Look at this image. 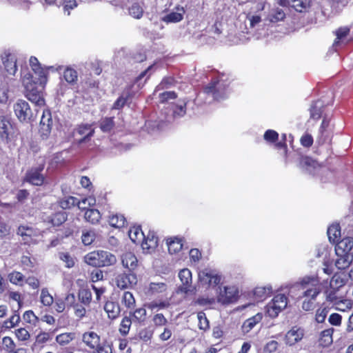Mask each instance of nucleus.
<instances>
[{
	"label": "nucleus",
	"instance_id": "2eb2a0df",
	"mask_svg": "<svg viewBox=\"0 0 353 353\" xmlns=\"http://www.w3.org/2000/svg\"><path fill=\"white\" fill-rule=\"evenodd\" d=\"M185 10L183 7L178 6L174 10L165 14L161 17V21L165 23H175L183 20Z\"/></svg>",
	"mask_w": 353,
	"mask_h": 353
},
{
	"label": "nucleus",
	"instance_id": "8fccbe9b",
	"mask_svg": "<svg viewBox=\"0 0 353 353\" xmlns=\"http://www.w3.org/2000/svg\"><path fill=\"white\" fill-rule=\"evenodd\" d=\"M345 283L344 279H342L341 276L338 274H334L330 282L329 288H332V289L343 290Z\"/></svg>",
	"mask_w": 353,
	"mask_h": 353
},
{
	"label": "nucleus",
	"instance_id": "0e129e2a",
	"mask_svg": "<svg viewBox=\"0 0 353 353\" xmlns=\"http://www.w3.org/2000/svg\"><path fill=\"white\" fill-rule=\"evenodd\" d=\"M278 138L279 134L273 130H268L264 134V139L268 142L274 143Z\"/></svg>",
	"mask_w": 353,
	"mask_h": 353
},
{
	"label": "nucleus",
	"instance_id": "4c0bfd02",
	"mask_svg": "<svg viewBox=\"0 0 353 353\" xmlns=\"http://www.w3.org/2000/svg\"><path fill=\"white\" fill-rule=\"evenodd\" d=\"M187 102L185 101H180L179 103L172 105V116L174 119L180 118L185 115L186 112Z\"/></svg>",
	"mask_w": 353,
	"mask_h": 353
},
{
	"label": "nucleus",
	"instance_id": "09e8293b",
	"mask_svg": "<svg viewBox=\"0 0 353 353\" xmlns=\"http://www.w3.org/2000/svg\"><path fill=\"white\" fill-rule=\"evenodd\" d=\"M67 220L65 212L60 211L52 215L50 221L53 225H60Z\"/></svg>",
	"mask_w": 353,
	"mask_h": 353
},
{
	"label": "nucleus",
	"instance_id": "4be33fe9",
	"mask_svg": "<svg viewBox=\"0 0 353 353\" xmlns=\"http://www.w3.org/2000/svg\"><path fill=\"white\" fill-rule=\"evenodd\" d=\"M12 129L10 120L5 116H0V137L2 140L8 141Z\"/></svg>",
	"mask_w": 353,
	"mask_h": 353
},
{
	"label": "nucleus",
	"instance_id": "c85d7f7f",
	"mask_svg": "<svg viewBox=\"0 0 353 353\" xmlns=\"http://www.w3.org/2000/svg\"><path fill=\"white\" fill-rule=\"evenodd\" d=\"M168 251L171 254H176L181 250L183 243L181 239L172 237L167 239Z\"/></svg>",
	"mask_w": 353,
	"mask_h": 353
},
{
	"label": "nucleus",
	"instance_id": "1a4fd4ad",
	"mask_svg": "<svg viewBox=\"0 0 353 353\" xmlns=\"http://www.w3.org/2000/svg\"><path fill=\"white\" fill-rule=\"evenodd\" d=\"M14 111L17 118L21 121L30 119L32 111L28 103L24 100H18L14 105Z\"/></svg>",
	"mask_w": 353,
	"mask_h": 353
},
{
	"label": "nucleus",
	"instance_id": "f704fd0d",
	"mask_svg": "<svg viewBox=\"0 0 353 353\" xmlns=\"http://www.w3.org/2000/svg\"><path fill=\"white\" fill-rule=\"evenodd\" d=\"M327 236L330 242L335 243L341 236V228L339 224H332L327 229Z\"/></svg>",
	"mask_w": 353,
	"mask_h": 353
},
{
	"label": "nucleus",
	"instance_id": "a211bd4d",
	"mask_svg": "<svg viewBox=\"0 0 353 353\" xmlns=\"http://www.w3.org/2000/svg\"><path fill=\"white\" fill-rule=\"evenodd\" d=\"M17 234L21 236L22 241L25 244H31L34 243L33 237L35 236V230L30 227L21 225L18 228Z\"/></svg>",
	"mask_w": 353,
	"mask_h": 353
},
{
	"label": "nucleus",
	"instance_id": "58836bf2",
	"mask_svg": "<svg viewBox=\"0 0 353 353\" xmlns=\"http://www.w3.org/2000/svg\"><path fill=\"white\" fill-rule=\"evenodd\" d=\"M130 94L129 91L123 92L121 96L115 101L112 109V110H121L128 103L130 99Z\"/></svg>",
	"mask_w": 353,
	"mask_h": 353
},
{
	"label": "nucleus",
	"instance_id": "6e6d98bb",
	"mask_svg": "<svg viewBox=\"0 0 353 353\" xmlns=\"http://www.w3.org/2000/svg\"><path fill=\"white\" fill-rule=\"evenodd\" d=\"M330 311V309L326 307H321L319 308L315 314L316 321L319 323H323L326 319V316Z\"/></svg>",
	"mask_w": 353,
	"mask_h": 353
},
{
	"label": "nucleus",
	"instance_id": "a878e982",
	"mask_svg": "<svg viewBox=\"0 0 353 353\" xmlns=\"http://www.w3.org/2000/svg\"><path fill=\"white\" fill-rule=\"evenodd\" d=\"M325 294L326 300L331 303L332 305L339 299L341 300V299H343V296H345V293L343 290L332 289V288H328L325 290Z\"/></svg>",
	"mask_w": 353,
	"mask_h": 353
},
{
	"label": "nucleus",
	"instance_id": "4d7b16f0",
	"mask_svg": "<svg viewBox=\"0 0 353 353\" xmlns=\"http://www.w3.org/2000/svg\"><path fill=\"white\" fill-rule=\"evenodd\" d=\"M197 318L199 320V327L200 330L205 331L209 329V321L204 312H199L197 314Z\"/></svg>",
	"mask_w": 353,
	"mask_h": 353
},
{
	"label": "nucleus",
	"instance_id": "0eeeda50",
	"mask_svg": "<svg viewBox=\"0 0 353 353\" xmlns=\"http://www.w3.org/2000/svg\"><path fill=\"white\" fill-rule=\"evenodd\" d=\"M203 93L212 95L215 100L224 99L226 96V85L222 80H214L204 88Z\"/></svg>",
	"mask_w": 353,
	"mask_h": 353
},
{
	"label": "nucleus",
	"instance_id": "680f3d73",
	"mask_svg": "<svg viewBox=\"0 0 353 353\" xmlns=\"http://www.w3.org/2000/svg\"><path fill=\"white\" fill-rule=\"evenodd\" d=\"M152 321L156 327L165 325L168 323L167 319L161 313L155 314L152 319Z\"/></svg>",
	"mask_w": 353,
	"mask_h": 353
},
{
	"label": "nucleus",
	"instance_id": "6e6552de",
	"mask_svg": "<svg viewBox=\"0 0 353 353\" xmlns=\"http://www.w3.org/2000/svg\"><path fill=\"white\" fill-rule=\"evenodd\" d=\"M94 129L91 124L82 123L74 130V136L79 143L85 142L93 137Z\"/></svg>",
	"mask_w": 353,
	"mask_h": 353
},
{
	"label": "nucleus",
	"instance_id": "f257e3e1",
	"mask_svg": "<svg viewBox=\"0 0 353 353\" xmlns=\"http://www.w3.org/2000/svg\"><path fill=\"white\" fill-rule=\"evenodd\" d=\"M29 64L35 77L28 68H21V79L25 88V95L36 105L42 107L45 105L43 90L48 81V71H60L63 66L43 67L35 57L30 58Z\"/></svg>",
	"mask_w": 353,
	"mask_h": 353
},
{
	"label": "nucleus",
	"instance_id": "7c9ffc66",
	"mask_svg": "<svg viewBox=\"0 0 353 353\" xmlns=\"http://www.w3.org/2000/svg\"><path fill=\"white\" fill-rule=\"evenodd\" d=\"M130 239L135 243H142L144 239V233L140 226H134L128 232Z\"/></svg>",
	"mask_w": 353,
	"mask_h": 353
},
{
	"label": "nucleus",
	"instance_id": "338daca9",
	"mask_svg": "<svg viewBox=\"0 0 353 353\" xmlns=\"http://www.w3.org/2000/svg\"><path fill=\"white\" fill-rule=\"evenodd\" d=\"M15 334L19 340L26 341L30 338L29 332L25 328H19L15 331Z\"/></svg>",
	"mask_w": 353,
	"mask_h": 353
},
{
	"label": "nucleus",
	"instance_id": "4468645a",
	"mask_svg": "<svg viewBox=\"0 0 353 353\" xmlns=\"http://www.w3.org/2000/svg\"><path fill=\"white\" fill-rule=\"evenodd\" d=\"M179 278L181 282V285L179 287V290L185 294L191 291L192 285V272L188 268H184L179 272Z\"/></svg>",
	"mask_w": 353,
	"mask_h": 353
},
{
	"label": "nucleus",
	"instance_id": "f3484780",
	"mask_svg": "<svg viewBox=\"0 0 353 353\" xmlns=\"http://www.w3.org/2000/svg\"><path fill=\"white\" fill-rule=\"evenodd\" d=\"M336 39L332 44V48L336 51L338 48L346 43V37L350 33V28L341 27L334 32Z\"/></svg>",
	"mask_w": 353,
	"mask_h": 353
},
{
	"label": "nucleus",
	"instance_id": "c03bdc74",
	"mask_svg": "<svg viewBox=\"0 0 353 353\" xmlns=\"http://www.w3.org/2000/svg\"><path fill=\"white\" fill-rule=\"evenodd\" d=\"M96 238V233L94 230L82 231L81 241L85 245H91Z\"/></svg>",
	"mask_w": 353,
	"mask_h": 353
},
{
	"label": "nucleus",
	"instance_id": "5701e85b",
	"mask_svg": "<svg viewBox=\"0 0 353 353\" xmlns=\"http://www.w3.org/2000/svg\"><path fill=\"white\" fill-rule=\"evenodd\" d=\"M263 319L262 313H257L256 315L248 319L242 325V330L244 333L250 332Z\"/></svg>",
	"mask_w": 353,
	"mask_h": 353
},
{
	"label": "nucleus",
	"instance_id": "2f4dec72",
	"mask_svg": "<svg viewBox=\"0 0 353 353\" xmlns=\"http://www.w3.org/2000/svg\"><path fill=\"white\" fill-rule=\"evenodd\" d=\"M158 245V239L154 233H149L147 236L144 235L141 246L143 250L155 248Z\"/></svg>",
	"mask_w": 353,
	"mask_h": 353
},
{
	"label": "nucleus",
	"instance_id": "a18cd8bd",
	"mask_svg": "<svg viewBox=\"0 0 353 353\" xmlns=\"http://www.w3.org/2000/svg\"><path fill=\"white\" fill-rule=\"evenodd\" d=\"M323 103L319 101H315L310 108V118L314 120H318L321 118L322 114Z\"/></svg>",
	"mask_w": 353,
	"mask_h": 353
},
{
	"label": "nucleus",
	"instance_id": "13d9d810",
	"mask_svg": "<svg viewBox=\"0 0 353 353\" xmlns=\"http://www.w3.org/2000/svg\"><path fill=\"white\" fill-rule=\"evenodd\" d=\"M132 324V321L130 317H124L120 324L119 331L123 335H126L130 330Z\"/></svg>",
	"mask_w": 353,
	"mask_h": 353
},
{
	"label": "nucleus",
	"instance_id": "3c124183",
	"mask_svg": "<svg viewBox=\"0 0 353 353\" xmlns=\"http://www.w3.org/2000/svg\"><path fill=\"white\" fill-rule=\"evenodd\" d=\"M121 302L129 309L135 306V299L130 292H125L122 296Z\"/></svg>",
	"mask_w": 353,
	"mask_h": 353
},
{
	"label": "nucleus",
	"instance_id": "864d4df0",
	"mask_svg": "<svg viewBox=\"0 0 353 353\" xmlns=\"http://www.w3.org/2000/svg\"><path fill=\"white\" fill-rule=\"evenodd\" d=\"M128 10L130 15L135 19L141 18L143 14V10L142 7L137 3H133L129 8Z\"/></svg>",
	"mask_w": 353,
	"mask_h": 353
},
{
	"label": "nucleus",
	"instance_id": "052dcab7",
	"mask_svg": "<svg viewBox=\"0 0 353 353\" xmlns=\"http://www.w3.org/2000/svg\"><path fill=\"white\" fill-rule=\"evenodd\" d=\"M59 257L65 263V267L70 268L74 266V261L68 252H59Z\"/></svg>",
	"mask_w": 353,
	"mask_h": 353
},
{
	"label": "nucleus",
	"instance_id": "dca6fc26",
	"mask_svg": "<svg viewBox=\"0 0 353 353\" xmlns=\"http://www.w3.org/2000/svg\"><path fill=\"white\" fill-rule=\"evenodd\" d=\"M2 61L7 74L14 76L17 71L16 56L11 53H5L2 57Z\"/></svg>",
	"mask_w": 353,
	"mask_h": 353
},
{
	"label": "nucleus",
	"instance_id": "ea45409f",
	"mask_svg": "<svg viewBox=\"0 0 353 353\" xmlns=\"http://www.w3.org/2000/svg\"><path fill=\"white\" fill-rule=\"evenodd\" d=\"M8 280L14 285L22 286L25 281L24 275L17 271H13L8 275Z\"/></svg>",
	"mask_w": 353,
	"mask_h": 353
},
{
	"label": "nucleus",
	"instance_id": "c756f323",
	"mask_svg": "<svg viewBox=\"0 0 353 353\" xmlns=\"http://www.w3.org/2000/svg\"><path fill=\"white\" fill-rule=\"evenodd\" d=\"M289 4L297 12H303L309 10L311 0H290Z\"/></svg>",
	"mask_w": 353,
	"mask_h": 353
},
{
	"label": "nucleus",
	"instance_id": "bb28decb",
	"mask_svg": "<svg viewBox=\"0 0 353 353\" xmlns=\"http://www.w3.org/2000/svg\"><path fill=\"white\" fill-rule=\"evenodd\" d=\"M272 292V287L268 285L265 287H256L253 291V294L256 301H261L269 296Z\"/></svg>",
	"mask_w": 353,
	"mask_h": 353
},
{
	"label": "nucleus",
	"instance_id": "72a5a7b5",
	"mask_svg": "<svg viewBox=\"0 0 353 353\" xmlns=\"http://www.w3.org/2000/svg\"><path fill=\"white\" fill-rule=\"evenodd\" d=\"M300 163L310 173H312L313 170H316L320 167L315 160L308 157H302Z\"/></svg>",
	"mask_w": 353,
	"mask_h": 353
},
{
	"label": "nucleus",
	"instance_id": "7ed1b4c3",
	"mask_svg": "<svg viewBox=\"0 0 353 353\" xmlns=\"http://www.w3.org/2000/svg\"><path fill=\"white\" fill-rule=\"evenodd\" d=\"M84 261L92 267L100 268L115 264L117 258L108 251L97 250L87 254L84 256Z\"/></svg>",
	"mask_w": 353,
	"mask_h": 353
},
{
	"label": "nucleus",
	"instance_id": "de8ad7c7",
	"mask_svg": "<svg viewBox=\"0 0 353 353\" xmlns=\"http://www.w3.org/2000/svg\"><path fill=\"white\" fill-rule=\"evenodd\" d=\"M63 78L68 83L73 84L77 81V72L75 70L70 67H67L64 70Z\"/></svg>",
	"mask_w": 353,
	"mask_h": 353
},
{
	"label": "nucleus",
	"instance_id": "f8f14e48",
	"mask_svg": "<svg viewBox=\"0 0 353 353\" xmlns=\"http://www.w3.org/2000/svg\"><path fill=\"white\" fill-rule=\"evenodd\" d=\"M239 291L235 286H225L223 290H221L219 301L223 304H228L236 301Z\"/></svg>",
	"mask_w": 353,
	"mask_h": 353
},
{
	"label": "nucleus",
	"instance_id": "9d476101",
	"mask_svg": "<svg viewBox=\"0 0 353 353\" xmlns=\"http://www.w3.org/2000/svg\"><path fill=\"white\" fill-rule=\"evenodd\" d=\"M137 283V278L136 274L132 272L129 273H121L116 277V284L117 287L121 290L127 289Z\"/></svg>",
	"mask_w": 353,
	"mask_h": 353
},
{
	"label": "nucleus",
	"instance_id": "412c9836",
	"mask_svg": "<svg viewBox=\"0 0 353 353\" xmlns=\"http://www.w3.org/2000/svg\"><path fill=\"white\" fill-rule=\"evenodd\" d=\"M83 342L90 349L97 347L101 341L100 336L94 332H86L82 336Z\"/></svg>",
	"mask_w": 353,
	"mask_h": 353
},
{
	"label": "nucleus",
	"instance_id": "c9c22d12",
	"mask_svg": "<svg viewBox=\"0 0 353 353\" xmlns=\"http://www.w3.org/2000/svg\"><path fill=\"white\" fill-rule=\"evenodd\" d=\"M334 332L333 328H329L326 329L321 332L320 339H319V343L323 347H327L330 344H332L333 340H332V334Z\"/></svg>",
	"mask_w": 353,
	"mask_h": 353
},
{
	"label": "nucleus",
	"instance_id": "39448f33",
	"mask_svg": "<svg viewBox=\"0 0 353 353\" xmlns=\"http://www.w3.org/2000/svg\"><path fill=\"white\" fill-rule=\"evenodd\" d=\"M288 305V298L283 294H278L274 296L271 302L266 306V312L271 318H275L284 310Z\"/></svg>",
	"mask_w": 353,
	"mask_h": 353
},
{
	"label": "nucleus",
	"instance_id": "603ef678",
	"mask_svg": "<svg viewBox=\"0 0 353 353\" xmlns=\"http://www.w3.org/2000/svg\"><path fill=\"white\" fill-rule=\"evenodd\" d=\"M40 299L41 303L45 306H50L54 302L53 297L49 293L47 288H43L41 290Z\"/></svg>",
	"mask_w": 353,
	"mask_h": 353
},
{
	"label": "nucleus",
	"instance_id": "9b49d317",
	"mask_svg": "<svg viewBox=\"0 0 353 353\" xmlns=\"http://www.w3.org/2000/svg\"><path fill=\"white\" fill-rule=\"evenodd\" d=\"M52 119L49 110L43 111L41 121L39 133L43 139H47L51 132Z\"/></svg>",
	"mask_w": 353,
	"mask_h": 353
},
{
	"label": "nucleus",
	"instance_id": "49530a36",
	"mask_svg": "<svg viewBox=\"0 0 353 353\" xmlns=\"http://www.w3.org/2000/svg\"><path fill=\"white\" fill-rule=\"evenodd\" d=\"M333 305L336 310L345 312L352 308V303L350 300L346 299L345 296H343V299H339Z\"/></svg>",
	"mask_w": 353,
	"mask_h": 353
},
{
	"label": "nucleus",
	"instance_id": "ddd939ff",
	"mask_svg": "<svg viewBox=\"0 0 353 353\" xmlns=\"http://www.w3.org/2000/svg\"><path fill=\"white\" fill-rule=\"evenodd\" d=\"M304 334L305 332L303 328L293 327L285 335V344L289 346L294 345L303 339Z\"/></svg>",
	"mask_w": 353,
	"mask_h": 353
},
{
	"label": "nucleus",
	"instance_id": "79ce46f5",
	"mask_svg": "<svg viewBox=\"0 0 353 353\" xmlns=\"http://www.w3.org/2000/svg\"><path fill=\"white\" fill-rule=\"evenodd\" d=\"M78 299L83 305L88 306L92 301V293L88 289H81L79 291Z\"/></svg>",
	"mask_w": 353,
	"mask_h": 353
},
{
	"label": "nucleus",
	"instance_id": "20e7f679",
	"mask_svg": "<svg viewBox=\"0 0 353 353\" xmlns=\"http://www.w3.org/2000/svg\"><path fill=\"white\" fill-rule=\"evenodd\" d=\"M201 285L205 288H214L222 281V275L216 270L205 268L199 272Z\"/></svg>",
	"mask_w": 353,
	"mask_h": 353
},
{
	"label": "nucleus",
	"instance_id": "473e14b6",
	"mask_svg": "<svg viewBox=\"0 0 353 353\" xmlns=\"http://www.w3.org/2000/svg\"><path fill=\"white\" fill-rule=\"evenodd\" d=\"M115 123L114 117H103L99 121V128L104 133H110L114 129Z\"/></svg>",
	"mask_w": 353,
	"mask_h": 353
},
{
	"label": "nucleus",
	"instance_id": "cd10ccee",
	"mask_svg": "<svg viewBox=\"0 0 353 353\" xmlns=\"http://www.w3.org/2000/svg\"><path fill=\"white\" fill-rule=\"evenodd\" d=\"M285 17L283 10L279 8H272L268 13L266 20L270 23H277Z\"/></svg>",
	"mask_w": 353,
	"mask_h": 353
},
{
	"label": "nucleus",
	"instance_id": "37998d69",
	"mask_svg": "<svg viewBox=\"0 0 353 353\" xmlns=\"http://www.w3.org/2000/svg\"><path fill=\"white\" fill-rule=\"evenodd\" d=\"M109 223L114 228H122L125 225V219L122 214H113L109 218Z\"/></svg>",
	"mask_w": 353,
	"mask_h": 353
},
{
	"label": "nucleus",
	"instance_id": "423d86ee",
	"mask_svg": "<svg viewBox=\"0 0 353 353\" xmlns=\"http://www.w3.org/2000/svg\"><path fill=\"white\" fill-rule=\"evenodd\" d=\"M45 167L44 160H41L37 167L32 168L27 171L24 179L27 181L34 185H41L45 181L44 176L41 174Z\"/></svg>",
	"mask_w": 353,
	"mask_h": 353
},
{
	"label": "nucleus",
	"instance_id": "69168bd1",
	"mask_svg": "<svg viewBox=\"0 0 353 353\" xmlns=\"http://www.w3.org/2000/svg\"><path fill=\"white\" fill-rule=\"evenodd\" d=\"M72 307L74 310V314L77 317L82 319L85 316L86 310L83 305L79 303H76Z\"/></svg>",
	"mask_w": 353,
	"mask_h": 353
},
{
	"label": "nucleus",
	"instance_id": "b1692460",
	"mask_svg": "<svg viewBox=\"0 0 353 353\" xmlns=\"http://www.w3.org/2000/svg\"><path fill=\"white\" fill-rule=\"evenodd\" d=\"M103 308L110 319H117L121 312L119 305L114 301H106Z\"/></svg>",
	"mask_w": 353,
	"mask_h": 353
},
{
	"label": "nucleus",
	"instance_id": "f03ea898",
	"mask_svg": "<svg viewBox=\"0 0 353 353\" xmlns=\"http://www.w3.org/2000/svg\"><path fill=\"white\" fill-rule=\"evenodd\" d=\"M294 287L301 291L299 296V299L316 300L321 291L320 280L317 276H305L301 279Z\"/></svg>",
	"mask_w": 353,
	"mask_h": 353
},
{
	"label": "nucleus",
	"instance_id": "774afa93",
	"mask_svg": "<svg viewBox=\"0 0 353 353\" xmlns=\"http://www.w3.org/2000/svg\"><path fill=\"white\" fill-rule=\"evenodd\" d=\"M20 321L19 315L14 314L8 321H5V325L7 327H14Z\"/></svg>",
	"mask_w": 353,
	"mask_h": 353
},
{
	"label": "nucleus",
	"instance_id": "bf43d9fd",
	"mask_svg": "<svg viewBox=\"0 0 353 353\" xmlns=\"http://www.w3.org/2000/svg\"><path fill=\"white\" fill-rule=\"evenodd\" d=\"M2 343L3 345L4 350L10 353V352H13L16 350V345L13 340L9 336H4L2 339Z\"/></svg>",
	"mask_w": 353,
	"mask_h": 353
},
{
	"label": "nucleus",
	"instance_id": "5fc2aeb1",
	"mask_svg": "<svg viewBox=\"0 0 353 353\" xmlns=\"http://www.w3.org/2000/svg\"><path fill=\"white\" fill-rule=\"evenodd\" d=\"M77 203V198L74 196H65L60 201V206L63 209L70 208Z\"/></svg>",
	"mask_w": 353,
	"mask_h": 353
},
{
	"label": "nucleus",
	"instance_id": "e433bc0d",
	"mask_svg": "<svg viewBox=\"0 0 353 353\" xmlns=\"http://www.w3.org/2000/svg\"><path fill=\"white\" fill-rule=\"evenodd\" d=\"M84 218L86 221L92 224H97L101 219V216L100 212L98 210L88 209L85 212Z\"/></svg>",
	"mask_w": 353,
	"mask_h": 353
},
{
	"label": "nucleus",
	"instance_id": "393cba45",
	"mask_svg": "<svg viewBox=\"0 0 353 353\" xmlns=\"http://www.w3.org/2000/svg\"><path fill=\"white\" fill-rule=\"evenodd\" d=\"M338 258L335 261V265L339 270H345L351 264L353 256L350 253L336 254Z\"/></svg>",
	"mask_w": 353,
	"mask_h": 353
},
{
	"label": "nucleus",
	"instance_id": "aec40b11",
	"mask_svg": "<svg viewBox=\"0 0 353 353\" xmlns=\"http://www.w3.org/2000/svg\"><path fill=\"white\" fill-rule=\"evenodd\" d=\"M121 263L125 268L132 272H133L138 266V260L136 256L132 252L124 253L121 256Z\"/></svg>",
	"mask_w": 353,
	"mask_h": 353
},
{
	"label": "nucleus",
	"instance_id": "e2e57ef3",
	"mask_svg": "<svg viewBox=\"0 0 353 353\" xmlns=\"http://www.w3.org/2000/svg\"><path fill=\"white\" fill-rule=\"evenodd\" d=\"M134 319L139 322H143L146 317V310L143 307H140L134 310L132 314Z\"/></svg>",
	"mask_w": 353,
	"mask_h": 353
},
{
	"label": "nucleus",
	"instance_id": "a19ab883",
	"mask_svg": "<svg viewBox=\"0 0 353 353\" xmlns=\"http://www.w3.org/2000/svg\"><path fill=\"white\" fill-rule=\"evenodd\" d=\"M167 290V285L165 283H151L149 285L148 292L152 295L165 292Z\"/></svg>",
	"mask_w": 353,
	"mask_h": 353
},
{
	"label": "nucleus",
	"instance_id": "6ab92c4d",
	"mask_svg": "<svg viewBox=\"0 0 353 353\" xmlns=\"http://www.w3.org/2000/svg\"><path fill=\"white\" fill-rule=\"evenodd\" d=\"M335 243L336 254L350 253L353 247V239L351 237H345L340 241L339 239Z\"/></svg>",
	"mask_w": 353,
	"mask_h": 353
}]
</instances>
